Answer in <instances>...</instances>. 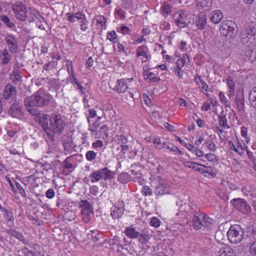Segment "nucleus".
<instances>
[{
	"label": "nucleus",
	"mask_w": 256,
	"mask_h": 256,
	"mask_svg": "<svg viewBox=\"0 0 256 256\" xmlns=\"http://www.w3.org/2000/svg\"><path fill=\"white\" fill-rule=\"evenodd\" d=\"M220 32L223 36L232 38L235 36L238 32L236 24L232 20L223 21L220 24Z\"/></svg>",
	"instance_id": "obj_6"
},
{
	"label": "nucleus",
	"mask_w": 256,
	"mask_h": 256,
	"mask_svg": "<svg viewBox=\"0 0 256 256\" xmlns=\"http://www.w3.org/2000/svg\"><path fill=\"white\" fill-rule=\"evenodd\" d=\"M118 32L124 34L126 35L129 34L130 30L126 26H122L119 28H117Z\"/></svg>",
	"instance_id": "obj_58"
},
{
	"label": "nucleus",
	"mask_w": 256,
	"mask_h": 256,
	"mask_svg": "<svg viewBox=\"0 0 256 256\" xmlns=\"http://www.w3.org/2000/svg\"><path fill=\"white\" fill-rule=\"evenodd\" d=\"M30 101L24 98V103L27 111L31 114L34 116L37 117L40 113L36 107H37L34 104H32V103L30 104Z\"/></svg>",
	"instance_id": "obj_29"
},
{
	"label": "nucleus",
	"mask_w": 256,
	"mask_h": 256,
	"mask_svg": "<svg viewBox=\"0 0 256 256\" xmlns=\"http://www.w3.org/2000/svg\"><path fill=\"white\" fill-rule=\"evenodd\" d=\"M174 74H176L180 78H183L184 76V70H182V68L178 67L176 66L174 70Z\"/></svg>",
	"instance_id": "obj_59"
},
{
	"label": "nucleus",
	"mask_w": 256,
	"mask_h": 256,
	"mask_svg": "<svg viewBox=\"0 0 256 256\" xmlns=\"http://www.w3.org/2000/svg\"><path fill=\"white\" fill-rule=\"evenodd\" d=\"M250 252L252 255L256 256V240L250 245Z\"/></svg>",
	"instance_id": "obj_64"
},
{
	"label": "nucleus",
	"mask_w": 256,
	"mask_h": 256,
	"mask_svg": "<svg viewBox=\"0 0 256 256\" xmlns=\"http://www.w3.org/2000/svg\"><path fill=\"white\" fill-rule=\"evenodd\" d=\"M195 22L196 26L199 29L204 30L206 24V17L205 13L200 12Z\"/></svg>",
	"instance_id": "obj_27"
},
{
	"label": "nucleus",
	"mask_w": 256,
	"mask_h": 256,
	"mask_svg": "<svg viewBox=\"0 0 256 256\" xmlns=\"http://www.w3.org/2000/svg\"><path fill=\"white\" fill-rule=\"evenodd\" d=\"M0 20L10 28H12L14 26V24L10 21L9 18L5 15L0 16Z\"/></svg>",
	"instance_id": "obj_52"
},
{
	"label": "nucleus",
	"mask_w": 256,
	"mask_h": 256,
	"mask_svg": "<svg viewBox=\"0 0 256 256\" xmlns=\"http://www.w3.org/2000/svg\"><path fill=\"white\" fill-rule=\"evenodd\" d=\"M144 76L146 80L150 82H156L160 80V78L152 72H144Z\"/></svg>",
	"instance_id": "obj_32"
},
{
	"label": "nucleus",
	"mask_w": 256,
	"mask_h": 256,
	"mask_svg": "<svg viewBox=\"0 0 256 256\" xmlns=\"http://www.w3.org/2000/svg\"><path fill=\"white\" fill-rule=\"evenodd\" d=\"M188 150L192 154H194L197 158H202L204 157L205 154L202 150H200L198 148V147L194 146V144H192Z\"/></svg>",
	"instance_id": "obj_36"
},
{
	"label": "nucleus",
	"mask_w": 256,
	"mask_h": 256,
	"mask_svg": "<svg viewBox=\"0 0 256 256\" xmlns=\"http://www.w3.org/2000/svg\"><path fill=\"white\" fill-rule=\"evenodd\" d=\"M62 143L64 150L70 152L74 148V144L72 142V137L68 134H64L62 138Z\"/></svg>",
	"instance_id": "obj_24"
},
{
	"label": "nucleus",
	"mask_w": 256,
	"mask_h": 256,
	"mask_svg": "<svg viewBox=\"0 0 256 256\" xmlns=\"http://www.w3.org/2000/svg\"><path fill=\"white\" fill-rule=\"evenodd\" d=\"M198 172L200 174H208L214 176H216V174L212 171V168L211 166H207L206 164H201Z\"/></svg>",
	"instance_id": "obj_38"
},
{
	"label": "nucleus",
	"mask_w": 256,
	"mask_h": 256,
	"mask_svg": "<svg viewBox=\"0 0 256 256\" xmlns=\"http://www.w3.org/2000/svg\"><path fill=\"white\" fill-rule=\"evenodd\" d=\"M9 50L11 52L16 53L18 51V44L17 38L12 34H8L4 38Z\"/></svg>",
	"instance_id": "obj_19"
},
{
	"label": "nucleus",
	"mask_w": 256,
	"mask_h": 256,
	"mask_svg": "<svg viewBox=\"0 0 256 256\" xmlns=\"http://www.w3.org/2000/svg\"><path fill=\"white\" fill-rule=\"evenodd\" d=\"M221 184L231 190H234L236 188V186L232 178H228L226 180L222 179L221 180Z\"/></svg>",
	"instance_id": "obj_33"
},
{
	"label": "nucleus",
	"mask_w": 256,
	"mask_h": 256,
	"mask_svg": "<svg viewBox=\"0 0 256 256\" xmlns=\"http://www.w3.org/2000/svg\"><path fill=\"white\" fill-rule=\"evenodd\" d=\"M22 104L15 102L10 107L8 110V115L14 118L22 119L24 116Z\"/></svg>",
	"instance_id": "obj_13"
},
{
	"label": "nucleus",
	"mask_w": 256,
	"mask_h": 256,
	"mask_svg": "<svg viewBox=\"0 0 256 256\" xmlns=\"http://www.w3.org/2000/svg\"><path fill=\"white\" fill-rule=\"evenodd\" d=\"M170 190V184L166 182H161L156 186L155 194L156 195L162 196L169 194Z\"/></svg>",
	"instance_id": "obj_22"
},
{
	"label": "nucleus",
	"mask_w": 256,
	"mask_h": 256,
	"mask_svg": "<svg viewBox=\"0 0 256 256\" xmlns=\"http://www.w3.org/2000/svg\"><path fill=\"white\" fill-rule=\"evenodd\" d=\"M96 20L97 24H100L102 26V28L106 29V20L104 16H98L96 17Z\"/></svg>",
	"instance_id": "obj_51"
},
{
	"label": "nucleus",
	"mask_w": 256,
	"mask_h": 256,
	"mask_svg": "<svg viewBox=\"0 0 256 256\" xmlns=\"http://www.w3.org/2000/svg\"><path fill=\"white\" fill-rule=\"evenodd\" d=\"M116 14L120 18L124 19L125 18V12L122 9L118 8L116 10Z\"/></svg>",
	"instance_id": "obj_62"
},
{
	"label": "nucleus",
	"mask_w": 256,
	"mask_h": 256,
	"mask_svg": "<svg viewBox=\"0 0 256 256\" xmlns=\"http://www.w3.org/2000/svg\"><path fill=\"white\" fill-rule=\"evenodd\" d=\"M91 182H96L102 179V174L100 170L93 172L90 176Z\"/></svg>",
	"instance_id": "obj_48"
},
{
	"label": "nucleus",
	"mask_w": 256,
	"mask_h": 256,
	"mask_svg": "<svg viewBox=\"0 0 256 256\" xmlns=\"http://www.w3.org/2000/svg\"><path fill=\"white\" fill-rule=\"evenodd\" d=\"M226 82L228 87V96L230 98L234 97L236 91L240 93L243 91L242 85L238 82L236 78L232 75L226 78Z\"/></svg>",
	"instance_id": "obj_7"
},
{
	"label": "nucleus",
	"mask_w": 256,
	"mask_h": 256,
	"mask_svg": "<svg viewBox=\"0 0 256 256\" xmlns=\"http://www.w3.org/2000/svg\"><path fill=\"white\" fill-rule=\"evenodd\" d=\"M5 232L10 236L14 237L18 239L19 240L21 241L22 243L24 244H28V240L26 239L22 234L19 232H17L12 228L6 229Z\"/></svg>",
	"instance_id": "obj_25"
},
{
	"label": "nucleus",
	"mask_w": 256,
	"mask_h": 256,
	"mask_svg": "<svg viewBox=\"0 0 256 256\" xmlns=\"http://www.w3.org/2000/svg\"><path fill=\"white\" fill-rule=\"evenodd\" d=\"M249 100L251 105L256 108V87L254 88L249 94Z\"/></svg>",
	"instance_id": "obj_44"
},
{
	"label": "nucleus",
	"mask_w": 256,
	"mask_h": 256,
	"mask_svg": "<svg viewBox=\"0 0 256 256\" xmlns=\"http://www.w3.org/2000/svg\"><path fill=\"white\" fill-rule=\"evenodd\" d=\"M176 205L179 207L180 213L182 216V218H186L188 215L192 214L196 208V206L192 203L187 205L185 202L183 204L180 200L176 202Z\"/></svg>",
	"instance_id": "obj_14"
},
{
	"label": "nucleus",
	"mask_w": 256,
	"mask_h": 256,
	"mask_svg": "<svg viewBox=\"0 0 256 256\" xmlns=\"http://www.w3.org/2000/svg\"><path fill=\"white\" fill-rule=\"evenodd\" d=\"M3 216L4 218L9 222H12L13 224V222L14 220V218L13 216V213L10 210L5 208L3 212Z\"/></svg>",
	"instance_id": "obj_42"
},
{
	"label": "nucleus",
	"mask_w": 256,
	"mask_h": 256,
	"mask_svg": "<svg viewBox=\"0 0 256 256\" xmlns=\"http://www.w3.org/2000/svg\"><path fill=\"white\" fill-rule=\"evenodd\" d=\"M160 221L158 218L156 217H152L151 219L150 224L152 226L158 228L160 226Z\"/></svg>",
	"instance_id": "obj_57"
},
{
	"label": "nucleus",
	"mask_w": 256,
	"mask_h": 256,
	"mask_svg": "<svg viewBox=\"0 0 256 256\" xmlns=\"http://www.w3.org/2000/svg\"><path fill=\"white\" fill-rule=\"evenodd\" d=\"M30 104L36 105L37 107H44L48 106L50 100V96L46 94L43 90H39L30 96L25 98Z\"/></svg>",
	"instance_id": "obj_3"
},
{
	"label": "nucleus",
	"mask_w": 256,
	"mask_h": 256,
	"mask_svg": "<svg viewBox=\"0 0 256 256\" xmlns=\"http://www.w3.org/2000/svg\"><path fill=\"white\" fill-rule=\"evenodd\" d=\"M81 218L84 222H88L90 220L92 209L87 201L81 200Z\"/></svg>",
	"instance_id": "obj_17"
},
{
	"label": "nucleus",
	"mask_w": 256,
	"mask_h": 256,
	"mask_svg": "<svg viewBox=\"0 0 256 256\" xmlns=\"http://www.w3.org/2000/svg\"><path fill=\"white\" fill-rule=\"evenodd\" d=\"M96 153L92 150L87 152L86 154V158L88 161L93 160L96 158Z\"/></svg>",
	"instance_id": "obj_55"
},
{
	"label": "nucleus",
	"mask_w": 256,
	"mask_h": 256,
	"mask_svg": "<svg viewBox=\"0 0 256 256\" xmlns=\"http://www.w3.org/2000/svg\"><path fill=\"white\" fill-rule=\"evenodd\" d=\"M81 30L86 31L88 28L89 24V20L84 14H81Z\"/></svg>",
	"instance_id": "obj_47"
},
{
	"label": "nucleus",
	"mask_w": 256,
	"mask_h": 256,
	"mask_svg": "<svg viewBox=\"0 0 256 256\" xmlns=\"http://www.w3.org/2000/svg\"><path fill=\"white\" fill-rule=\"evenodd\" d=\"M102 179L105 180H110L113 178L114 176V172L110 170L108 168H105L100 170Z\"/></svg>",
	"instance_id": "obj_34"
},
{
	"label": "nucleus",
	"mask_w": 256,
	"mask_h": 256,
	"mask_svg": "<svg viewBox=\"0 0 256 256\" xmlns=\"http://www.w3.org/2000/svg\"><path fill=\"white\" fill-rule=\"evenodd\" d=\"M244 232L238 224L231 226L227 232L228 241L232 244L240 243L244 238Z\"/></svg>",
	"instance_id": "obj_8"
},
{
	"label": "nucleus",
	"mask_w": 256,
	"mask_h": 256,
	"mask_svg": "<svg viewBox=\"0 0 256 256\" xmlns=\"http://www.w3.org/2000/svg\"><path fill=\"white\" fill-rule=\"evenodd\" d=\"M107 39L114 43L117 41V34L115 31L108 32L106 35Z\"/></svg>",
	"instance_id": "obj_50"
},
{
	"label": "nucleus",
	"mask_w": 256,
	"mask_h": 256,
	"mask_svg": "<svg viewBox=\"0 0 256 256\" xmlns=\"http://www.w3.org/2000/svg\"><path fill=\"white\" fill-rule=\"evenodd\" d=\"M15 16L21 21L26 20L27 10L26 6L20 2H15L12 6Z\"/></svg>",
	"instance_id": "obj_11"
},
{
	"label": "nucleus",
	"mask_w": 256,
	"mask_h": 256,
	"mask_svg": "<svg viewBox=\"0 0 256 256\" xmlns=\"http://www.w3.org/2000/svg\"><path fill=\"white\" fill-rule=\"evenodd\" d=\"M218 96L221 102L225 106L226 108H230V104L229 100L226 98L223 92H220L218 94Z\"/></svg>",
	"instance_id": "obj_46"
},
{
	"label": "nucleus",
	"mask_w": 256,
	"mask_h": 256,
	"mask_svg": "<svg viewBox=\"0 0 256 256\" xmlns=\"http://www.w3.org/2000/svg\"><path fill=\"white\" fill-rule=\"evenodd\" d=\"M0 53L2 64L4 65L8 64L12 58V56L9 54L6 49L2 50Z\"/></svg>",
	"instance_id": "obj_35"
},
{
	"label": "nucleus",
	"mask_w": 256,
	"mask_h": 256,
	"mask_svg": "<svg viewBox=\"0 0 256 256\" xmlns=\"http://www.w3.org/2000/svg\"><path fill=\"white\" fill-rule=\"evenodd\" d=\"M202 227L210 228L213 224L214 220L206 214L202 215Z\"/></svg>",
	"instance_id": "obj_37"
},
{
	"label": "nucleus",
	"mask_w": 256,
	"mask_h": 256,
	"mask_svg": "<svg viewBox=\"0 0 256 256\" xmlns=\"http://www.w3.org/2000/svg\"><path fill=\"white\" fill-rule=\"evenodd\" d=\"M86 115L89 124L88 130L92 132H96L100 124L102 116H98L96 111L93 108H89Z\"/></svg>",
	"instance_id": "obj_10"
},
{
	"label": "nucleus",
	"mask_w": 256,
	"mask_h": 256,
	"mask_svg": "<svg viewBox=\"0 0 256 256\" xmlns=\"http://www.w3.org/2000/svg\"><path fill=\"white\" fill-rule=\"evenodd\" d=\"M50 127L46 130V134L52 141L54 140V134H60L63 131L65 123L60 115L53 114L50 118Z\"/></svg>",
	"instance_id": "obj_2"
},
{
	"label": "nucleus",
	"mask_w": 256,
	"mask_h": 256,
	"mask_svg": "<svg viewBox=\"0 0 256 256\" xmlns=\"http://www.w3.org/2000/svg\"><path fill=\"white\" fill-rule=\"evenodd\" d=\"M124 232L126 236L132 239L136 238L139 236L142 238H144L145 240L148 239V235L140 234L139 232L136 230V228L133 225L126 227L124 228Z\"/></svg>",
	"instance_id": "obj_20"
},
{
	"label": "nucleus",
	"mask_w": 256,
	"mask_h": 256,
	"mask_svg": "<svg viewBox=\"0 0 256 256\" xmlns=\"http://www.w3.org/2000/svg\"><path fill=\"white\" fill-rule=\"evenodd\" d=\"M16 88L10 84H6L3 90V97L5 99H8L16 94Z\"/></svg>",
	"instance_id": "obj_26"
},
{
	"label": "nucleus",
	"mask_w": 256,
	"mask_h": 256,
	"mask_svg": "<svg viewBox=\"0 0 256 256\" xmlns=\"http://www.w3.org/2000/svg\"><path fill=\"white\" fill-rule=\"evenodd\" d=\"M184 166L186 168H190L198 172L201 166V164H198L196 162L187 161L184 162Z\"/></svg>",
	"instance_id": "obj_41"
},
{
	"label": "nucleus",
	"mask_w": 256,
	"mask_h": 256,
	"mask_svg": "<svg viewBox=\"0 0 256 256\" xmlns=\"http://www.w3.org/2000/svg\"><path fill=\"white\" fill-rule=\"evenodd\" d=\"M204 144L210 151L214 152L216 150V144L212 141L207 140L204 142Z\"/></svg>",
	"instance_id": "obj_53"
},
{
	"label": "nucleus",
	"mask_w": 256,
	"mask_h": 256,
	"mask_svg": "<svg viewBox=\"0 0 256 256\" xmlns=\"http://www.w3.org/2000/svg\"><path fill=\"white\" fill-rule=\"evenodd\" d=\"M256 36V22L246 23L240 34V43L245 47L250 48L254 46Z\"/></svg>",
	"instance_id": "obj_1"
},
{
	"label": "nucleus",
	"mask_w": 256,
	"mask_h": 256,
	"mask_svg": "<svg viewBox=\"0 0 256 256\" xmlns=\"http://www.w3.org/2000/svg\"><path fill=\"white\" fill-rule=\"evenodd\" d=\"M216 256H236V255L233 248L227 245L220 244L216 252Z\"/></svg>",
	"instance_id": "obj_21"
},
{
	"label": "nucleus",
	"mask_w": 256,
	"mask_h": 256,
	"mask_svg": "<svg viewBox=\"0 0 256 256\" xmlns=\"http://www.w3.org/2000/svg\"><path fill=\"white\" fill-rule=\"evenodd\" d=\"M188 62V56L186 54H184L180 58H179L176 60V66L182 68L186 62Z\"/></svg>",
	"instance_id": "obj_40"
},
{
	"label": "nucleus",
	"mask_w": 256,
	"mask_h": 256,
	"mask_svg": "<svg viewBox=\"0 0 256 256\" xmlns=\"http://www.w3.org/2000/svg\"><path fill=\"white\" fill-rule=\"evenodd\" d=\"M252 46L250 48L246 47L244 50V55L248 60L252 61L256 59V48H252Z\"/></svg>",
	"instance_id": "obj_31"
},
{
	"label": "nucleus",
	"mask_w": 256,
	"mask_h": 256,
	"mask_svg": "<svg viewBox=\"0 0 256 256\" xmlns=\"http://www.w3.org/2000/svg\"><path fill=\"white\" fill-rule=\"evenodd\" d=\"M136 55L142 62H146L151 58L148 48L146 45L138 46L136 50Z\"/></svg>",
	"instance_id": "obj_16"
},
{
	"label": "nucleus",
	"mask_w": 256,
	"mask_h": 256,
	"mask_svg": "<svg viewBox=\"0 0 256 256\" xmlns=\"http://www.w3.org/2000/svg\"><path fill=\"white\" fill-rule=\"evenodd\" d=\"M35 120L42 125L44 130L46 133L47 129H49L48 127L50 116L48 114H40L37 117L35 118Z\"/></svg>",
	"instance_id": "obj_23"
},
{
	"label": "nucleus",
	"mask_w": 256,
	"mask_h": 256,
	"mask_svg": "<svg viewBox=\"0 0 256 256\" xmlns=\"http://www.w3.org/2000/svg\"><path fill=\"white\" fill-rule=\"evenodd\" d=\"M173 18L176 25L180 28L188 26L191 22L192 16L188 10H179L174 14Z\"/></svg>",
	"instance_id": "obj_5"
},
{
	"label": "nucleus",
	"mask_w": 256,
	"mask_h": 256,
	"mask_svg": "<svg viewBox=\"0 0 256 256\" xmlns=\"http://www.w3.org/2000/svg\"><path fill=\"white\" fill-rule=\"evenodd\" d=\"M55 196L54 190L52 188H49L46 192V196L48 198L52 199Z\"/></svg>",
	"instance_id": "obj_63"
},
{
	"label": "nucleus",
	"mask_w": 256,
	"mask_h": 256,
	"mask_svg": "<svg viewBox=\"0 0 256 256\" xmlns=\"http://www.w3.org/2000/svg\"><path fill=\"white\" fill-rule=\"evenodd\" d=\"M133 83L136 84L133 78H121L118 80L112 89L118 94H124L128 89H131Z\"/></svg>",
	"instance_id": "obj_9"
},
{
	"label": "nucleus",
	"mask_w": 256,
	"mask_h": 256,
	"mask_svg": "<svg viewBox=\"0 0 256 256\" xmlns=\"http://www.w3.org/2000/svg\"><path fill=\"white\" fill-rule=\"evenodd\" d=\"M222 18L223 14L220 10H215L210 14V21L214 24L219 23Z\"/></svg>",
	"instance_id": "obj_28"
},
{
	"label": "nucleus",
	"mask_w": 256,
	"mask_h": 256,
	"mask_svg": "<svg viewBox=\"0 0 256 256\" xmlns=\"http://www.w3.org/2000/svg\"><path fill=\"white\" fill-rule=\"evenodd\" d=\"M125 210L124 203L118 200L114 203L111 208V216L114 219H118L122 217Z\"/></svg>",
	"instance_id": "obj_15"
},
{
	"label": "nucleus",
	"mask_w": 256,
	"mask_h": 256,
	"mask_svg": "<svg viewBox=\"0 0 256 256\" xmlns=\"http://www.w3.org/2000/svg\"><path fill=\"white\" fill-rule=\"evenodd\" d=\"M204 158L208 162H214L216 160V156L213 154L208 153L205 154Z\"/></svg>",
	"instance_id": "obj_60"
},
{
	"label": "nucleus",
	"mask_w": 256,
	"mask_h": 256,
	"mask_svg": "<svg viewBox=\"0 0 256 256\" xmlns=\"http://www.w3.org/2000/svg\"><path fill=\"white\" fill-rule=\"evenodd\" d=\"M11 82L14 84H18L22 80V76L20 74V70L16 68L14 70L10 78Z\"/></svg>",
	"instance_id": "obj_30"
},
{
	"label": "nucleus",
	"mask_w": 256,
	"mask_h": 256,
	"mask_svg": "<svg viewBox=\"0 0 256 256\" xmlns=\"http://www.w3.org/2000/svg\"><path fill=\"white\" fill-rule=\"evenodd\" d=\"M130 175L126 172H122L118 176V180L122 183L126 184L130 180Z\"/></svg>",
	"instance_id": "obj_45"
},
{
	"label": "nucleus",
	"mask_w": 256,
	"mask_h": 256,
	"mask_svg": "<svg viewBox=\"0 0 256 256\" xmlns=\"http://www.w3.org/2000/svg\"><path fill=\"white\" fill-rule=\"evenodd\" d=\"M204 140V134H201L196 136V140L194 141V144L196 147H198L201 144Z\"/></svg>",
	"instance_id": "obj_54"
},
{
	"label": "nucleus",
	"mask_w": 256,
	"mask_h": 256,
	"mask_svg": "<svg viewBox=\"0 0 256 256\" xmlns=\"http://www.w3.org/2000/svg\"><path fill=\"white\" fill-rule=\"evenodd\" d=\"M218 124L219 125L226 129L230 128V126L228 125L226 116L224 115H222L218 116Z\"/></svg>",
	"instance_id": "obj_49"
},
{
	"label": "nucleus",
	"mask_w": 256,
	"mask_h": 256,
	"mask_svg": "<svg viewBox=\"0 0 256 256\" xmlns=\"http://www.w3.org/2000/svg\"><path fill=\"white\" fill-rule=\"evenodd\" d=\"M160 13L164 16H167L172 10V6L168 4H164L160 8Z\"/></svg>",
	"instance_id": "obj_43"
},
{
	"label": "nucleus",
	"mask_w": 256,
	"mask_h": 256,
	"mask_svg": "<svg viewBox=\"0 0 256 256\" xmlns=\"http://www.w3.org/2000/svg\"><path fill=\"white\" fill-rule=\"evenodd\" d=\"M176 140L178 141L181 144L184 146L188 150L192 145V144L186 143L184 140H183L180 137L176 136Z\"/></svg>",
	"instance_id": "obj_61"
},
{
	"label": "nucleus",
	"mask_w": 256,
	"mask_h": 256,
	"mask_svg": "<svg viewBox=\"0 0 256 256\" xmlns=\"http://www.w3.org/2000/svg\"><path fill=\"white\" fill-rule=\"evenodd\" d=\"M246 146L240 138L236 136L228 142V150L234 155H238L242 158L245 156Z\"/></svg>",
	"instance_id": "obj_4"
},
{
	"label": "nucleus",
	"mask_w": 256,
	"mask_h": 256,
	"mask_svg": "<svg viewBox=\"0 0 256 256\" xmlns=\"http://www.w3.org/2000/svg\"><path fill=\"white\" fill-rule=\"evenodd\" d=\"M213 7L212 0H196V8L200 12L206 13Z\"/></svg>",
	"instance_id": "obj_18"
},
{
	"label": "nucleus",
	"mask_w": 256,
	"mask_h": 256,
	"mask_svg": "<svg viewBox=\"0 0 256 256\" xmlns=\"http://www.w3.org/2000/svg\"><path fill=\"white\" fill-rule=\"evenodd\" d=\"M231 203L236 210L244 214H248L251 212L250 206L244 199L234 198L231 200Z\"/></svg>",
	"instance_id": "obj_12"
},
{
	"label": "nucleus",
	"mask_w": 256,
	"mask_h": 256,
	"mask_svg": "<svg viewBox=\"0 0 256 256\" xmlns=\"http://www.w3.org/2000/svg\"><path fill=\"white\" fill-rule=\"evenodd\" d=\"M193 226L196 230H199L202 228V216L199 217L197 216H193Z\"/></svg>",
	"instance_id": "obj_39"
},
{
	"label": "nucleus",
	"mask_w": 256,
	"mask_h": 256,
	"mask_svg": "<svg viewBox=\"0 0 256 256\" xmlns=\"http://www.w3.org/2000/svg\"><path fill=\"white\" fill-rule=\"evenodd\" d=\"M142 193L145 196H152V190L148 186H144L142 188Z\"/></svg>",
	"instance_id": "obj_56"
}]
</instances>
